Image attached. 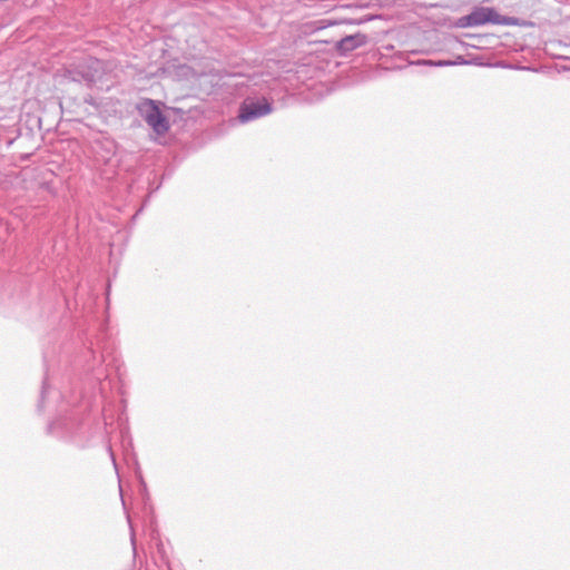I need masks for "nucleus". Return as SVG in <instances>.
Masks as SVG:
<instances>
[{
    "mask_svg": "<svg viewBox=\"0 0 570 570\" xmlns=\"http://www.w3.org/2000/svg\"><path fill=\"white\" fill-rule=\"evenodd\" d=\"M271 112L272 106L267 99H246L240 106L238 118L242 122H248Z\"/></svg>",
    "mask_w": 570,
    "mask_h": 570,
    "instance_id": "nucleus-1",
    "label": "nucleus"
},
{
    "mask_svg": "<svg viewBox=\"0 0 570 570\" xmlns=\"http://www.w3.org/2000/svg\"><path fill=\"white\" fill-rule=\"evenodd\" d=\"M80 70L72 71L68 70L70 78L73 81H88L92 82L97 78L98 71L101 69V61L95 58H87L82 65H79Z\"/></svg>",
    "mask_w": 570,
    "mask_h": 570,
    "instance_id": "nucleus-2",
    "label": "nucleus"
},
{
    "mask_svg": "<svg viewBox=\"0 0 570 570\" xmlns=\"http://www.w3.org/2000/svg\"><path fill=\"white\" fill-rule=\"evenodd\" d=\"M149 109L146 111L145 120L154 129L155 132L161 135L169 128L167 118L161 114L154 100L147 102Z\"/></svg>",
    "mask_w": 570,
    "mask_h": 570,
    "instance_id": "nucleus-3",
    "label": "nucleus"
},
{
    "mask_svg": "<svg viewBox=\"0 0 570 570\" xmlns=\"http://www.w3.org/2000/svg\"><path fill=\"white\" fill-rule=\"evenodd\" d=\"M498 13L490 8H482L480 10L473 11L469 17V24L471 26H480L487 22H497Z\"/></svg>",
    "mask_w": 570,
    "mask_h": 570,
    "instance_id": "nucleus-4",
    "label": "nucleus"
},
{
    "mask_svg": "<svg viewBox=\"0 0 570 570\" xmlns=\"http://www.w3.org/2000/svg\"><path fill=\"white\" fill-rule=\"evenodd\" d=\"M364 36L355 35L347 36L338 42V49L343 51H351L364 43Z\"/></svg>",
    "mask_w": 570,
    "mask_h": 570,
    "instance_id": "nucleus-5",
    "label": "nucleus"
},
{
    "mask_svg": "<svg viewBox=\"0 0 570 570\" xmlns=\"http://www.w3.org/2000/svg\"><path fill=\"white\" fill-rule=\"evenodd\" d=\"M46 391H47V380H45V381H43V383H42V390H41V402H42V401H43V399H45Z\"/></svg>",
    "mask_w": 570,
    "mask_h": 570,
    "instance_id": "nucleus-6",
    "label": "nucleus"
},
{
    "mask_svg": "<svg viewBox=\"0 0 570 570\" xmlns=\"http://www.w3.org/2000/svg\"><path fill=\"white\" fill-rule=\"evenodd\" d=\"M436 66H451L454 65L452 61H439L435 63Z\"/></svg>",
    "mask_w": 570,
    "mask_h": 570,
    "instance_id": "nucleus-7",
    "label": "nucleus"
},
{
    "mask_svg": "<svg viewBox=\"0 0 570 570\" xmlns=\"http://www.w3.org/2000/svg\"><path fill=\"white\" fill-rule=\"evenodd\" d=\"M131 544L135 548V534L134 533H131Z\"/></svg>",
    "mask_w": 570,
    "mask_h": 570,
    "instance_id": "nucleus-8",
    "label": "nucleus"
},
{
    "mask_svg": "<svg viewBox=\"0 0 570 570\" xmlns=\"http://www.w3.org/2000/svg\"><path fill=\"white\" fill-rule=\"evenodd\" d=\"M13 140H14V138H10V139H8V142H9V144H12V142H13Z\"/></svg>",
    "mask_w": 570,
    "mask_h": 570,
    "instance_id": "nucleus-9",
    "label": "nucleus"
}]
</instances>
